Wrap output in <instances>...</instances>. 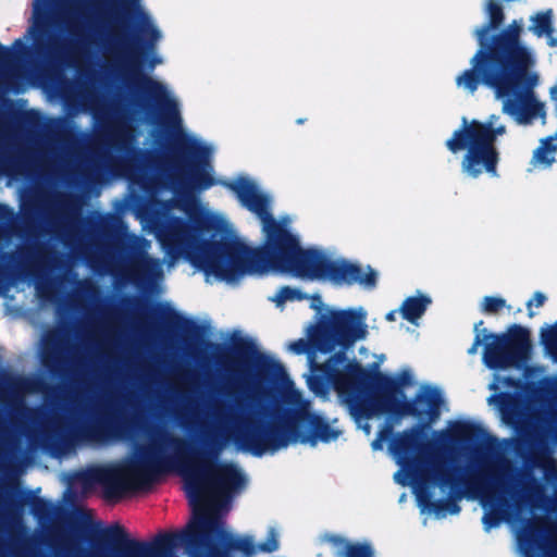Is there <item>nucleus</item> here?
Returning <instances> with one entry per match:
<instances>
[{"label": "nucleus", "instance_id": "1", "mask_svg": "<svg viewBox=\"0 0 557 557\" xmlns=\"http://www.w3.org/2000/svg\"><path fill=\"white\" fill-rule=\"evenodd\" d=\"M175 403L185 438L154 433L127 458L67 472L63 480L70 488L81 486L84 492L100 484L104 495L113 498L145 488L164 473L176 472L183 479L191 508L185 529L140 542L128 539L124 529L115 525L106 534L119 544V550L71 557H176L178 548L187 557H209V397L188 389L178 393Z\"/></svg>", "mask_w": 557, "mask_h": 557}, {"label": "nucleus", "instance_id": "2", "mask_svg": "<svg viewBox=\"0 0 557 557\" xmlns=\"http://www.w3.org/2000/svg\"><path fill=\"white\" fill-rule=\"evenodd\" d=\"M215 345H223L235 359L231 364L235 384L252 395L267 392V383L276 385L287 406L281 428L270 425L262 408L233 393L219 394L211 383V451L233 445L255 456L274 454L290 444L315 446L342 435L335 425L311 411L310 403L295 387L283 364L264 352L258 342L242 331L211 330V359Z\"/></svg>", "mask_w": 557, "mask_h": 557}, {"label": "nucleus", "instance_id": "3", "mask_svg": "<svg viewBox=\"0 0 557 557\" xmlns=\"http://www.w3.org/2000/svg\"><path fill=\"white\" fill-rule=\"evenodd\" d=\"M121 79L131 88L149 96L160 110L164 124L171 128L172 153L176 174L187 189L183 197L160 205V210L144 219V228L153 234L173 260L186 258L199 265L209 282V212L200 205L194 189H205L209 150L182 128L180 104L161 82L143 73V53L135 41L119 34L101 40Z\"/></svg>", "mask_w": 557, "mask_h": 557}, {"label": "nucleus", "instance_id": "4", "mask_svg": "<svg viewBox=\"0 0 557 557\" xmlns=\"http://www.w3.org/2000/svg\"><path fill=\"white\" fill-rule=\"evenodd\" d=\"M375 362L368 367L352 363L347 374L355 380L347 389L341 383L338 389L346 395V407L350 416L366 435H370V419L391 414L397 418L413 417L421 426L395 435L388 446L389 453L400 469L394 474L396 483L411 486L418 506L423 515H433L437 519L446 512L430 499L428 484H448L446 467L440 449L435 444L424 441L422 426H429L441 416L444 398L437 387L421 386L416 399L407 401L401 389L413 384L409 370L395 375L379 370L385 361V355H374Z\"/></svg>", "mask_w": 557, "mask_h": 557}, {"label": "nucleus", "instance_id": "5", "mask_svg": "<svg viewBox=\"0 0 557 557\" xmlns=\"http://www.w3.org/2000/svg\"><path fill=\"white\" fill-rule=\"evenodd\" d=\"M227 186L239 202L261 222L264 245L252 248L238 239L228 221L211 212V275L228 284L244 275L286 273L295 277L322 281L330 253L318 248H302L289 227L290 220L277 221L271 213V197L250 177L239 175L230 183L216 180L211 173V187Z\"/></svg>", "mask_w": 557, "mask_h": 557}, {"label": "nucleus", "instance_id": "6", "mask_svg": "<svg viewBox=\"0 0 557 557\" xmlns=\"http://www.w3.org/2000/svg\"><path fill=\"white\" fill-rule=\"evenodd\" d=\"M485 10L490 23L475 30L480 49L470 61L471 69L456 77L457 87L470 94L481 84L492 88L503 102V112L518 124H530L539 116L544 117V104L533 91L539 83V75L532 70L536 62L535 54L519 39L522 21L510 24L490 47L486 36L502 24L504 14L492 0Z\"/></svg>", "mask_w": 557, "mask_h": 557}, {"label": "nucleus", "instance_id": "7", "mask_svg": "<svg viewBox=\"0 0 557 557\" xmlns=\"http://www.w3.org/2000/svg\"><path fill=\"white\" fill-rule=\"evenodd\" d=\"M368 313L363 307L338 309L326 308L317 322L306 327V337L290 342L287 349L296 355L306 354L311 375L307 379L309 388L315 394H323L319 384L333 387L341 401L346 406V395L338 385H352V377L347 374L348 366L359 363L348 359L346 351L357 342L369 335Z\"/></svg>", "mask_w": 557, "mask_h": 557}, {"label": "nucleus", "instance_id": "8", "mask_svg": "<svg viewBox=\"0 0 557 557\" xmlns=\"http://www.w3.org/2000/svg\"><path fill=\"white\" fill-rule=\"evenodd\" d=\"M214 451L211 453V557H252L277 550L275 528L269 529L264 542L257 543L252 535L236 533L225 523L232 500L246 487L247 478L237 465L215 460Z\"/></svg>", "mask_w": 557, "mask_h": 557}, {"label": "nucleus", "instance_id": "9", "mask_svg": "<svg viewBox=\"0 0 557 557\" xmlns=\"http://www.w3.org/2000/svg\"><path fill=\"white\" fill-rule=\"evenodd\" d=\"M77 98V108L66 102V111L70 115H76L81 112H91L97 121L102 122V132L109 145L114 147L120 153L119 159L109 156L101 158L102 166L109 170L114 177H128L129 168L133 160L136 159L137 151L134 148V131L128 122L117 113L104 116L96 108V96L92 90L85 86L75 88Z\"/></svg>", "mask_w": 557, "mask_h": 557}, {"label": "nucleus", "instance_id": "10", "mask_svg": "<svg viewBox=\"0 0 557 557\" xmlns=\"http://www.w3.org/2000/svg\"><path fill=\"white\" fill-rule=\"evenodd\" d=\"M497 120L498 117L492 116L487 123L472 121L468 124L463 117V128L455 131L447 140L446 146L454 153L467 149L462 161V171L467 175L476 177L483 172L496 175L498 154L494 141L496 136L505 133L504 125H496Z\"/></svg>", "mask_w": 557, "mask_h": 557}, {"label": "nucleus", "instance_id": "11", "mask_svg": "<svg viewBox=\"0 0 557 557\" xmlns=\"http://www.w3.org/2000/svg\"><path fill=\"white\" fill-rule=\"evenodd\" d=\"M84 2L88 8L95 9L97 13L106 17H113L117 7L132 13L135 34L143 42V48L147 50H153L163 37L141 0H84Z\"/></svg>", "mask_w": 557, "mask_h": 557}, {"label": "nucleus", "instance_id": "12", "mask_svg": "<svg viewBox=\"0 0 557 557\" xmlns=\"http://www.w3.org/2000/svg\"><path fill=\"white\" fill-rule=\"evenodd\" d=\"M64 448L57 451L63 456L74 449L75 445H108L119 442L123 437L121 428L110 421L96 419L86 422H69L62 428Z\"/></svg>", "mask_w": 557, "mask_h": 557}, {"label": "nucleus", "instance_id": "13", "mask_svg": "<svg viewBox=\"0 0 557 557\" xmlns=\"http://www.w3.org/2000/svg\"><path fill=\"white\" fill-rule=\"evenodd\" d=\"M483 322L475 324V338L472 346L468 349L470 355L478 351V347L483 344V362L493 370L507 369L516 364L515 347L505 335L486 334L485 330L480 331Z\"/></svg>", "mask_w": 557, "mask_h": 557}, {"label": "nucleus", "instance_id": "14", "mask_svg": "<svg viewBox=\"0 0 557 557\" xmlns=\"http://www.w3.org/2000/svg\"><path fill=\"white\" fill-rule=\"evenodd\" d=\"M481 505L484 509L482 519L484 530L491 531L498 527L503 521L509 522L511 517L518 516L521 511L520 505L512 495L498 485H490L480 496Z\"/></svg>", "mask_w": 557, "mask_h": 557}, {"label": "nucleus", "instance_id": "15", "mask_svg": "<svg viewBox=\"0 0 557 557\" xmlns=\"http://www.w3.org/2000/svg\"><path fill=\"white\" fill-rule=\"evenodd\" d=\"M377 274L370 267H361L344 259L335 258L330 253L322 281L335 285L358 284L363 288H373L376 285Z\"/></svg>", "mask_w": 557, "mask_h": 557}, {"label": "nucleus", "instance_id": "16", "mask_svg": "<svg viewBox=\"0 0 557 557\" xmlns=\"http://www.w3.org/2000/svg\"><path fill=\"white\" fill-rule=\"evenodd\" d=\"M133 247L140 249L144 253L136 257L132 262L133 272L147 280H158L162 277V263L160 260L150 257L147 251L151 247V243L144 238L133 236Z\"/></svg>", "mask_w": 557, "mask_h": 557}, {"label": "nucleus", "instance_id": "17", "mask_svg": "<svg viewBox=\"0 0 557 557\" xmlns=\"http://www.w3.org/2000/svg\"><path fill=\"white\" fill-rule=\"evenodd\" d=\"M476 434V426L470 421L458 420L450 422L445 430L434 433V442L444 449H454L456 442H472Z\"/></svg>", "mask_w": 557, "mask_h": 557}, {"label": "nucleus", "instance_id": "18", "mask_svg": "<svg viewBox=\"0 0 557 557\" xmlns=\"http://www.w3.org/2000/svg\"><path fill=\"white\" fill-rule=\"evenodd\" d=\"M326 543H330L337 557H373L374 552L371 545L367 542L351 543L339 535L326 534L322 537Z\"/></svg>", "mask_w": 557, "mask_h": 557}, {"label": "nucleus", "instance_id": "19", "mask_svg": "<svg viewBox=\"0 0 557 557\" xmlns=\"http://www.w3.org/2000/svg\"><path fill=\"white\" fill-rule=\"evenodd\" d=\"M431 304L429 296L419 294L413 297H408L404 300L399 312L407 321L418 324V320L423 315L428 306Z\"/></svg>", "mask_w": 557, "mask_h": 557}, {"label": "nucleus", "instance_id": "20", "mask_svg": "<svg viewBox=\"0 0 557 557\" xmlns=\"http://www.w3.org/2000/svg\"><path fill=\"white\" fill-rule=\"evenodd\" d=\"M27 37L32 41L33 50L36 52L49 51L54 47L53 38L42 25L34 24L29 28Z\"/></svg>", "mask_w": 557, "mask_h": 557}, {"label": "nucleus", "instance_id": "21", "mask_svg": "<svg viewBox=\"0 0 557 557\" xmlns=\"http://www.w3.org/2000/svg\"><path fill=\"white\" fill-rule=\"evenodd\" d=\"M553 12L547 10L539 12L531 16L530 30L537 37H546L549 44V37H553Z\"/></svg>", "mask_w": 557, "mask_h": 557}, {"label": "nucleus", "instance_id": "22", "mask_svg": "<svg viewBox=\"0 0 557 557\" xmlns=\"http://www.w3.org/2000/svg\"><path fill=\"white\" fill-rule=\"evenodd\" d=\"M556 149L552 147L550 143L542 141V145L534 151L532 158V165L534 168L546 169L555 162Z\"/></svg>", "mask_w": 557, "mask_h": 557}, {"label": "nucleus", "instance_id": "23", "mask_svg": "<svg viewBox=\"0 0 557 557\" xmlns=\"http://www.w3.org/2000/svg\"><path fill=\"white\" fill-rule=\"evenodd\" d=\"M541 338L547 354L557 362V322L544 327L541 332Z\"/></svg>", "mask_w": 557, "mask_h": 557}, {"label": "nucleus", "instance_id": "24", "mask_svg": "<svg viewBox=\"0 0 557 557\" xmlns=\"http://www.w3.org/2000/svg\"><path fill=\"white\" fill-rule=\"evenodd\" d=\"M305 296L297 288L292 287H282L280 288L273 296L270 297V300L276 305V307H283L286 301L301 300Z\"/></svg>", "mask_w": 557, "mask_h": 557}, {"label": "nucleus", "instance_id": "25", "mask_svg": "<svg viewBox=\"0 0 557 557\" xmlns=\"http://www.w3.org/2000/svg\"><path fill=\"white\" fill-rule=\"evenodd\" d=\"M3 518L5 525L10 531L20 532L24 530V522L21 511L5 508L3 510Z\"/></svg>", "mask_w": 557, "mask_h": 557}, {"label": "nucleus", "instance_id": "26", "mask_svg": "<svg viewBox=\"0 0 557 557\" xmlns=\"http://www.w3.org/2000/svg\"><path fill=\"white\" fill-rule=\"evenodd\" d=\"M506 305L503 298L498 297H485L482 301V310L484 312H496L504 308Z\"/></svg>", "mask_w": 557, "mask_h": 557}, {"label": "nucleus", "instance_id": "27", "mask_svg": "<svg viewBox=\"0 0 557 557\" xmlns=\"http://www.w3.org/2000/svg\"><path fill=\"white\" fill-rule=\"evenodd\" d=\"M171 323L174 327L178 329L182 332L189 333L193 329V323L188 321L187 319H184L177 314H174L171 317Z\"/></svg>", "mask_w": 557, "mask_h": 557}, {"label": "nucleus", "instance_id": "28", "mask_svg": "<svg viewBox=\"0 0 557 557\" xmlns=\"http://www.w3.org/2000/svg\"><path fill=\"white\" fill-rule=\"evenodd\" d=\"M517 541L519 549L524 555V557H534V555L529 548V542L524 539L522 533L517 534Z\"/></svg>", "mask_w": 557, "mask_h": 557}, {"label": "nucleus", "instance_id": "29", "mask_svg": "<svg viewBox=\"0 0 557 557\" xmlns=\"http://www.w3.org/2000/svg\"><path fill=\"white\" fill-rule=\"evenodd\" d=\"M545 300H546L545 295H543L542 293H535L534 296L528 302L529 310H531V308L533 306L536 308L542 307L544 305ZM530 315L531 317L533 315L532 311H530Z\"/></svg>", "mask_w": 557, "mask_h": 557}, {"label": "nucleus", "instance_id": "30", "mask_svg": "<svg viewBox=\"0 0 557 557\" xmlns=\"http://www.w3.org/2000/svg\"><path fill=\"white\" fill-rule=\"evenodd\" d=\"M387 434L384 431H381L376 438L371 443V447L373 450H382L384 447V444L386 442Z\"/></svg>", "mask_w": 557, "mask_h": 557}, {"label": "nucleus", "instance_id": "31", "mask_svg": "<svg viewBox=\"0 0 557 557\" xmlns=\"http://www.w3.org/2000/svg\"><path fill=\"white\" fill-rule=\"evenodd\" d=\"M24 49H25V46H24V42L22 39H17L14 41L13 46H12V50L14 53L16 54H23L24 53Z\"/></svg>", "mask_w": 557, "mask_h": 557}, {"label": "nucleus", "instance_id": "32", "mask_svg": "<svg viewBox=\"0 0 557 557\" xmlns=\"http://www.w3.org/2000/svg\"><path fill=\"white\" fill-rule=\"evenodd\" d=\"M161 63H162V58L159 57L158 54L153 53L151 57V60L149 61L150 67L153 69L157 64H161Z\"/></svg>", "mask_w": 557, "mask_h": 557}, {"label": "nucleus", "instance_id": "33", "mask_svg": "<svg viewBox=\"0 0 557 557\" xmlns=\"http://www.w3.org/2000/svg\"><path fill=\"white\" fill-rule=\"evenodd\" d=\"M36 294L37 297L44 299L46 297L45 288L41 284L36 285Z\"/></svg>", "mask_w": 557, "mask_h": 557}, {"label": "nucleus", "instance_id": "34", "mask_svg": "<svg viewBox=\"0 0 557 557\" xmlns=\"http://www.w3.org/2000/svg\"><path fill=\"white\" fill-rule=\"evenodd\" d=\"M460 510L459 506L457 504H450L449 508H448V512L449 513H458Z\"/></svg>", "mask_w": 557, "mask_h": 557}, {"label": "nucleus", "instance_id": "35", "mask_svg": "<svg viewBox=\"0 0 557 557\" xmlns=\"http://www.w3.org/2000/svg\"><path fill=\"white\" fill-rule=\"evenodd\" d=\"M396 314H397V311H396V310L389 311V312L386 314V320H387V321H395V320H396Z\"/></svg>", "mask_w": 557, "mask_h": 557}, {"label": "nucleus", "instance_id": "36", "mask_svg": "<svg viewBox=\"0 0 557 557\" xmlns=\"http://www.w3.org/2000/svg\"><path fill=\"white\" fill-rule=\"evenodd\" d=\"M47 4V0H35V9L38 10Z\"/></svg>", "mask_w": 557, "mask_h": 557}, {"label": "nucleus", "instance_id": "37", "mask_svg": "<svg viewBox=\"0 0 557 557\" xmlns=\"http://www.w3.org/2000/svg\"><path fill=\"white\" fill-rule=\"evenodd\" d=\"M549 46L556 47L557 46V37H549Z\"/></svg>", "mask_w": 557, "mask_h": 557}, {"label": "nucleus", "instance_id": "38", "mask_svg": "<svg viewBox=\"0 0 557 557\" xmlns=\"http://www.w3.org/2000/svg\"><path fill=\"white\" fill-rule=\"evenodd\" d=\"M70 30H71V33H72V34H75V35H78V34H79V32H78L77 27H76V26H74V25H73V26H71Z\"/></svg>", "mask_w": 557, "mask_h": 557}, {"label": "nucleus", "instance_id": "39", "mask_svg": "<svg viewBox=\"0 0 557 557\" xmlns=\"http://www.w3.org/2000/svg\"><path fill=\"white\" fill-rule=\"evenodd\" d=\"M51 425H52L53 429H59L60 428L59 423L55 420L51 421Z\"/></svg>", "mask_w": 557, "mask_h": 557}, {"label": "nucleus", "instance_id": "40", "mask_svg": "<svg viewBox=\"0 0 557 557\" xmlns=\"http://www.w3.org/2000/svg\"><path fill=\"white\" fill-rule=\"evenodd\" d=\"M0 442L1 443L7 442V437H5V435L2 432H0Z\"/></svg>", "mask_w": 557, "mask_h": 557}, {"label": "nucleus", "instance_id": "41", "mask_svg": "<svg viewBox=\"0 0 557 557\" xmlns=\"http://www.w3.org/2000/svg\"><path fill=\"white\" fill-rule=\"evenodd\" d=\"M490 388H491V389H493V391H496V389H497V386H496V384H495V383H493V384H491Z\"/></svg>", "mask_w": 557, "mask_h": 557}, {"label": "nucleus", "instance_id": "42", "mask_svg": "<svg viewBox=\"0 0 557 557\" xmlns=\"http://www.w3.org/2000/svg\"><path fill=\"white\" fill-rule=\"evenodd\" d=\"M359 351H360V354H366L367 349L364 347H361Z\"/></svg>", "mask_w": 557, "mask_h": 557}, {"label": "nucleus", "instance_id": "43", "mask_svg": "<svg viewBox=\"0 0 557 557\" xmlns=\"http://www.w3.org/2000/svg\"><path fill=\"white\" fill-rule=\"evenodd\" d=\"M4 469V465H0V470H3Z\"/></svg>", "mask_w": 557, "mask_h": 557}]
</instances>
